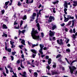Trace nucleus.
Instances as JSON below:
<instances>
[{
  "label": "nucleus",
  "instance_id": "f257e3e1",
  "mask_svg": "<svg viewBox=\"0 0 77 77\" xmlns=\"http://www.w3.org/2000/svg\"><path fill=\"white\" fill-rule=\"evenodd\" d=\"M38 33L37 31L35 30V29L33 28L31 33V36L34 39H36L38 41L39 40V36H36V34Z\"/></svg>",
  "mask_w": 77,
  "mask_h": 77
},
{
  "label": "nucleus",
  "instance_id": "f03ea898",
  "mask_svg": "<svg viewBox=\"0 0 77 77\" xmlns=\"http://www.w3.org/2000/svg\"><path fill=\"white\" fill-rule=\"evenodd\" d=\"M54 17L51 16L49 17V20H47L46 23H50V22H51L52 21H54Z\"/></svg>",
  "mask_w": 77,
  "mask_h": 77
},
{
  "label": "nucleus",
  "instance_id": "7ed1b4c3",
  "mask_svg": "<svg viewBox=\"0 0 77 77\" xmlns=\"http://www.w3.org/2000/svg\"><path fill=\"white\" fill-rule=\"evenodd\" d=\"M69 67L70 70V72L71 74L73 73L74 71L76 69V67L74 66H72V67L71 66H69Z\"/></svg>",
  "mask_w": 77,
  "mask_h": 77
},
{
  "label": "nucleus",
  "instance_id": "20e7f679",
  "mask_svg": "<svg viewBox=\"0 0 77 77\" xmlns=\"http://www.w3.org/2000/svg\"><path fill=\"white\" fill-rule=\"evenodd\" d=\"M57 43L58 44H59V45H63V40H62V39H60L59 40H57Z\"/></svg>",
  "mask_w": 77,
  "mask_h": 77
},
{
  "label": "nucleus",
  "instance_id": "39448f33",
  "mask_svg": "<svg viewBox=\"0 0 77 77\" xmlns=\"http://www.w3.org/2000/svg\"><path fill=\"white\" fill-rule=\"evenodd\" d=\"M49 32H50L49 33V35L51 37H53V36L54 35V34H55V32H51V31L50 30Z\"/></svg>",
  "mask_w": 77,
  "mask_h": 77
},
{
  "label": "nucleus",
  "instance_id": "423d86ee",
  "mask_svg": "<svg viewBox=\"0 0 77 77\" xmlns=\"http://www.w3.org/2000/svg\"><path fill=\"white\" fill-rule=\"evenodd\" d=\"M39 46L40 48V49L39 51V52H40V51H42V50H43V48H44V46L43 45L40 44Z\"/></svg>",
  "mask_w": 77,
  "mask_h": 77
},
{
  "label": "nucleus",
  "instance_id": "0eeeda50",
  "mask_svg": "<svg viewBox=\"0 0 77 77\" xmlns=\"http://www.w3.org/2000/svg\"><path fill=\"white\" fill-rule=\"evenodd\" d=\"M36 14L35 13H34L30 17V18L32 19V20H34L35 19V17H36Z\"/></svg>",
  "mask_w": 77,
  "mask_h": 77
},
{
  "label": "nucleus",
  "instance_id": "6e6552de",
  "mask_svg": "<svg viewBox=\"0 0 77 77\" xmlns=\"http://www.w3.org/2000/svg\"><path fill=\"white\" fill-rule=\"evenodd\" d=\"M52 75H54V74H57L58 73L56 71V70H53L51 72Z\"/></svg>",
  "mask_w": 77,
  "mask_h": 77
},
{
  "label": "nucleus",
  "instance_id": "1a4fd4ad",
  "mask_svg": "<svg viewBox=\"0 0 77 77\" xmlns=\"http://www.w3.org/2000/svg\"><path fill=\"white\" fill-rule=\"evenodd\" d=\"M10 44L12 46H11V48H13V47H15V45L13 44H14V42L13 41H10Z\"/></svg>",
  "mask_w": 77,
  "mask_h": 77
},
{
  "label": "nucleus",
  "instance_id": "9d476101",
  "mask_svg": "<svg viewBox=\"0 0 77 77\" xmlns=\"http://www.w3.org/2000/svg\"><path fill=\"white\" fill-rule=\"evenodd\" d=\"M64 8H68V3L66 1H65L64 4Z\"/></svg>",
  "mask_w": 77,
  "mask_h": 77
},
{
  "label": "nucleus",
  "instance_id": "9b49d317",
  "mask_svg": "<svg viewBox=\"0 0 77 77\" xmlns=\"http://www.w3.org/2000/svg\"><path fill=\"white\" fill-rule=\"evenodd\" d=\"M23 74H22V76L24 77H27V75H26V72H23Z\"/></svg>",
  "mask_w": 77,
  "mask_h": 77
},
{
  "label": "nucleus",
  "instance_id": "f8f14e48",
  "mask_svg": "<svg viewBox=\"0 0 77 77\" xmlns=\"http://www.w3.org/2000/svg\"><path fill=\"white\" fill-rule=\"evenodd\" d=\"M36 26L38 27V31H40V26L39 25V23H37L36 24Z\"/></svg>",
  "mask_w": 77,
  "mask_h": 77
},
{
  "label": "nucleus",
  "instance_id": "ddd939ff",
  "mask_svg": "<svg viewBox=\"0 0 77 77\" xmlns=\"http://www.w3.org/2000/svg\"><path fill=\"white\" fill-rule=\"evenodd\" d=\"M73 3H74L73 4V6H76V5L77 6V1H73Z\"/></svg>",
  "mask_w": 77,
  "mask_h": 77
},
{
  "label": "nucleus",
  "instance_id": "4468645a",
  "mask_svg": "<svg viewBox=\"0 0 77 77\" xmlns=\"http://www.w3.org/2000/svg\"><path fill=\"white\" fill-rule=\"evenodd\" d=\"M58 61L60 62V63H64V65H66V63H65L63 61H62V60L61 59H59L58 60Z\"/></svg>",
  "mask_w": 77,
  "mask_h": 77
},
{
  "label": "nucleus",
  "instance_id": "2eb2a0df",
  "mask_svg": "<svg viewBox=\"0 0 77 77\" xmlns=\"http://www.w3.org/2000/svg\"><path fill=\"white\" fill-rule=\"evenodd\" d=\"M39 53L41 54L42 57L43 58V57L45 56V55H43V52H42V51L39 52Z\"/></svg>",
  "mask_w": 77,
  "mask_h": 77
},
{
  "label": "nucleus",
  "instance_id": "dca6fc26",
  "mask_svg": "<svg viewBox=\"0 0 77 77\" xmlns=\"http://www.w3.org/2000/svg\"><path fill=\"white\" fill-rule=\"evenodd\" d=\"M31 51L33 53H35V54H36V51L35 49H32L31 50Z\"/></svg>",
  "mask_w": 77,
  "mask_h": 77
},
{
  "label": "nucleus",
  "instance_id": "f3484780",
  "mask_svg": "<svg viewBox=\"0 0 77 77\" xmlns=\"http://www.w3.org/2000/svg\"><path fill=\"white\" fill-rule=\"evenodd\" d=\"M3 29H8V27L6 26V25L5 24L3 25Z\"/></svg>",
  "mask_w": 77,
  "mask_h": 77
},
{
  "label": "nucleus",
  "instance_id": "a211bd4d",
  "mask_svg": "<svg viewBox=\"0 0 77 77\" xmlns=\"http://www.w3.org/2000/svg\"><path fill=\"white\" fill-rule=\"evenodd\" d=\"M10 72H13V74L14 75L15 77H17V74L14 73V71L13 70H11Z\"/></svg>",
  "mask_w": 77,
  "mask_h": 77
},
{
  "label": "nucleus",
  "instance_id": "6ab92c4d",
  "mask_svg": "<svg viewBox=\"0 0 77 77\" xmlns=\"http://www.w3.org/2000/svg\"><path fill=\"white\" fill-rule=\"evenodd\" d=\"M72 26H74V23H76V20H72Z\"/></svg>",
  "mask_w": 77,
  "mask_h": 77
},
{
  "label": "nucleus",
  "instance_id": "aec40b11",
  "mask_svg": "<svg viewBox=\"0 0 77 77\" xmlns=\"http://www.w3.org/2000/svg\"><path fill=\"white\" fill-rule=\"evenodd\" d=\"M51 59H48V64H49V65H50V63H51Z\"/></svg>",
  "mask_w": 77,
  "mask_h": 77
},
{
  "label": "nucleus",
  "instance_id": "412c9836",
  "mask_svg": "<svg viewBox=\"0 0 77 77\" xmlns=\"http://www.w3.org/2000/svg\"><path fill=\"white\" fill-rule=\"evenodd\" d=\"M5 36L6 38L8 36V35L6 34L5 33H4L3 35H2V36H3V37H4V36Z\"/></svg>",
  "mask_w": 77,
  "mask_h": 77
},
{
  "label": "nucleus",
  "instance_id": "4be33fe9",
  "mask_svg": "<svg viewBox=\"0 0 77 77\" xmlns=\"http://www.w3.org/2000/svg\"><path fill=\"white\" fill-rule=\"evenodd\" d=\"M47 68L48 69V71H47V69L46 70V72H48L49 71V69H50V66H47Z\"/></svg>",
  "mask_w": 77,
  "mask_h": 77
},
{
  "label": "nucleus",
  "instance_id": "5701e85b",
  "mask_svg": "<svg viewBox=\"0 0 77 77\" xmlns=\"http://www.w3.org/2000/svg\"><path fill=\"white\" fill-rule=\"evenodd\" d=\"M5 69L6 71V73L7 74H9V71L7 69V68H6V67H5Z\"/></svg>",
  "mask_w": 77,
  "mask_h": 77
},
{
  "label": "nucleus",
  "instance_id": "b1692460",
  "mask_svg": "<svg viewBox=\"0 0 77 77\" xmlns=\"http://www.w3.org/2000/svg\"><path fill=\"white\" fill-rule=\"evenodd\" d=\"M38 76V73L37 72L34 73V76H35V77H37Z\"/></svg>",
  "mask_w": 77,
  "mask_h": 77
},
{
  "label": "nucleus",
  "instance_id": "393cba45",
  "mask_svg": "<svg viewBox=\"0 0 77 77\" xmlns=\"http://www.w3.org/2000/svg\"><path fill=\"white\" fill-rule=\"evenodd\" d=\"M64 21L65 22H67L68 21V18H66L65 16H64Z\"/></svg>",
  "mask_w": 77,
  "mask_h": 77
},
{
  "label": "nucleus",
  "instance_id": "a878e982",
  "mask_svg": "<svg viewBox=\"0 0 77 77\" xmlns=\"http://www.w3.org/2000/svg\"><path fill=\"white\" fill-rule=\"evenodd\" d=\"M15 29H19V25L18 24H17L16 26L15 27Z\"/></svg>",
  "mask_w": 77,
  "mask_h": 77
},
{
  "label": "nucleus",
  "instance_id": "bb28decb",
  "mask_svg": "<svg viewBox=\"0 0 77 77\" xmlns=\"http://www.w3.org/2000/svg\"><path fill=\"white\" fill-rule=\"evenodd\" d=\"M77 32H76L75 33V35L73 34V35L72 38H75L76 37L75 36H77Z\"/></svg>",
  "mask_w": 77,
  "mask_h": 77
},
{
  "label": "nucleus",
  "instance_id": "cd10ccee",
  "mask_svg": "<svg viewBox=\"0 0 77 77\" xmlns=\"http://www.w3.org/2000/svg\"><path fill=\"white\" fill-rule=\"evenodd\" d=\"M21 42L22 44H23V45H25V41L24 40H22Z\"/></svg>",
  "mask_w": 77,
  "mask_h": 77
},
{
  "label": "nucleus",
  "instance_id": "c85d7f7f",
  "mask_svg": "<svg viewBox=\"0 0 77 77\" xmlns=\"http://www.w3.org/2000/svg\"><path fill=\"white\" fill-rule=\"evenodd\" d=\"M52 30H54L56 28V25H54L52 27Z\"/></svg>",
  "mask_w": 77,
  "mask_h": 77
},
{
  "label": "nucleus",
  "instance_id": "c756f323",
  "mask_svg": "<svg viewBox=\"0 0 77 77\" xmlns=\"http://www.w3.org/2000/svg\"><path fill=\"white\" fill-rule=\"evenodd\" d=\"M64 13L65 14H67V12H66V11H67V9L65 8L64 9Z\"/></svg>",
  "mask_w": 77,
  "mask_h": 77
},
{
  "label": "nucleus",
  "instance_id": "7c9ffc66",
  "mask_svg": "<svg viewBox=\"0 0 77 77\" xmlns=\"http://www.w3.org/2000/svg\"><path fill=\"white\" fill-rule=\"evenodd\" d=\"M26 19H27V16H26V15H25L23 18V20H26Z\"/></svg>",
  "mask_w": 77,
  "mask_h": 77
},
{
  "label": "nucleus",
  "instance_id": "2f4dec72",
  "mask_svg": "<svg viewBox=\"0 0 77 77\" xmlns=\"http://www.w3.org/2000/svg\"><path fill=\"white\" fill-rule=\"evenodd\" d=\"M71 18V19H72V20L74 19V17H68V20H69V19Z\"/></svg>",
  "mask_w": 77,
  "mask_h": 77
},
{
  "label": "nucleus",
  "instance_id": "473e14b6",
  "mask_svg": "<svg viewBox=\"0 0 77 77\" xmlns=\"http://www.w3.org/2000/svg\"><path fill=\"white\" fill-rule=\"evenodd\" d=\"M38 44H37L36 45H32V47H36V46H38Z\"/></svg>",
  "mask_w": 77,
  "mask_h": 77
},
{
  "label": "nucleus",
  "instance_id": "72a5a7b5",
  "mask_svg": "<svg viewBox=\"0 0 77 77\" xmlns=\"http://www.w3.org/2000/svg\"><path fill=\"white\" fill-rule=\"evenodd\" d=\"M21 57L23 59V60H25V58H24V54H23L21 55Z\"/></svg>",
  "mask_w": 77,
  "mask_h": 77
},
{
  "label": "nucleus",
  "instance_id": "f704fd0d",
  "mask_svg": "<svg viewBox=\"0 0 77 77\" xmlns=\"http://www.w3.org/2000/svg\"><path fill=\"white\" fill-rule=\"evenodd\" d=\"M61 56V55L60 54H58L57 56H56V58L57 59V58H58V57H60Z\"/></svg>",
  "mask_w": 77,
  "mask_h": 77
},
{
  "label": "nucleus",
  "instance_id": "c9c22d12",
  "mask_svg": "<svg viewBox=\"0 0 77 77\" xmlns=\"http://www.w3.org/2000/svg\"><path fill=\"white\" fill-rule=\"evenodd\" d=\"M59 2V1L57 0L56 1V2H53V4H54V5H55V4H56V3H58Z\"/></svg>",
  "mask_w": 77,
  "mask_h": 77
},
{
  "label": "nucleus",
  "instance_id": "e433bc0d",
  "mask_svg": "<svg viewBox=\"0 0 77 77\" xmlns=\"http://www.w3.org/2000/svg\"><path fill=\"white\" fill-rule=\"evenodd\" d=\"M8 51V52H9V53H11V48H8V50H7Z\"/></svg>",
  "mask_w": 77,
  "mask_h": 77
},
{
  "label": "nucleus",
  "instance_id": "4c0bfd02",
  "mask_svg": "<svg viewBox=\"0 0 77 77\" xmlns=\"http://www.w3.org/2000/svg\"><path fill=\"white\" fill-rule=\"evenodd\" d=\"M9 3V1H8V2H5V5H6L7 6V5H8V4Z\"/></svg>",
  "mask_w": 77,
  "mask_h": 77
},
{
  "label": "nucleus",
  "instance_id": "58836bf2",
  "mask_svg": "<svg viewBox=\"0 0 77 77\" xmlns=\"http://www.w3.org/2000/svg\"><path fill=\"white\" fill-rule=\"evenodd\" d=\"M21 67L22 68H24V66L22 65V63L21 62Z\"/></svg>",
  "mask_w": 77,
  "mask_h": 77
},
{
  "label": "nucleus",
  "instance_id": "ea45409f",
  "mask_svg": "<svg viewBox=\"0 0 77 77\" xmlns=\"http://www.w3.org/2000/svg\"><path fill=\"white\" fill-rule=\"evenodd\" d=\"M17 5L19 6H21V3L20 2H18V3Z\"/></svg>",
  "mask_w": 77,
  "mask_h": 77
},
{
  "label": "nucleus",
  "instance_id": "a19ab883",
  "mask_svg": "<svg viewBox=\"0 0 77 77\" xmlns=\"http://www.w3.org/2000/svg\"><path fill=\"white\" fill-rule=\"evenodd\" d=\"M33 3V0H31L29 2V3Z\"/></svg>",
  "mask_w": 77,
  "mask_h": 77
},
{
  "label": "nucleus",
  "instance_id": "79ce46f5",
  "mask_svg": "<svg viewBox=\"0 0 77 77\" xmlns=\"http://www.w3.org/2000/svg\"><path fill=\"white\" fill-rule=\"evenodd\" d=\"M8 6L6 5H4V8L5 9H7V8H8Z\"/></svg>",
  "mask_w": 77,
  "mask_h": 77
},
{
  "label": "nucleus",
  "instance_id": "37998d69",
  "mask_svg": "<svg viewBox=\"0 0 77 77\" xmlns=\"http://www.w3.org/2000/svg\"><path fill=\"white\" fill-rule=\"evenodd\" d=\"M19 48H20L21 49H22V47H23V45H21L19 46Z\"/></svg>",
  "mask_w": 77,
  "mask_h": 77
},
{
  "label": "nucleus",
  "instance_id": "c03bdc74",
  "mask_svg": "<svg viewBox=\"0 0 77 77\" xmlns=\"http://www.w3.org/2000/svg\"><path fill=\"white\" fill-rule=\"evenodd\" d=\"M53 68H56V63H54V64L53 66Z\"/></svg>",
  "mask_w": 77,
  "mask_h": 77
},
{
  "label": "nucleus",
  "instance_id": "a18cd8bd",
  "mask_svg": "<svg viewBox=\"0 0 77 77\" xmlns=\"http://www.w3.org/2000/svg\"><path fill=\"white\" fill-rule=\"evenodd\" d=\"M18 33H19V34H18L19 35H20V34H21V33H22V32L21 31H20V30H19Z\"/></svg>",
  "mask_w": 77,
  "mask_h": 77
},
{
  "label": "nucleus",
  "instance_id": "49530a36",
  "mask_svg": "<svg viewBox=\"0 0 77 77\" xmlns=\"http://www.w3.org/2000/svg\"><path fill=\"white\" fill-rule=\"evenodd\" d=\"M23 20H21L20 21V26H22V25L23 24Z\"/></svg>",
  "mask_w": 77,
  "mask_h": 77
},
{
  "label": "nucleus",
  "instance_id": "de8ad7c7",
  "mask_svg": "<svg viewBox=\"0 0 77 77\" xmlns=\"http://www.w3.org/2000/svg\"><path fill=\"white\" fill-rule=\"evenodd\" d=\"M77 62V60H74L72 62H71V64H72V63H74V62Z\"/></svg>",
  "mask_w": 77,
  "mask_h": 77
},
{
  "label": "nucleus",
  "instance_id": "09e8293b",
  "mask_svg": "<svg viewBox=\"0 0 77 77\" xmlns=\"http://www.w3.org/2000/svg\"><path fill=\"white\" fill-rule=\"evenodd\" d=\"M15 53H16V52H11V54L12 55H15Z\"/></svg>",
  "mask_w": 77,
  "mask_h": 77
},
{
  "label": "nucleus",
  "instance_id": "8fccbe9b",
  "mask_svg": "<svg viewBox=\"0 0 77 77\" xmlns=\"http://www.w3.org/2000/svg\"><path fill=\"white\" fill-rule=\"evenodd\" d=\"M26 32V30H23L22 31V33H23V34H24V32Z\"/></svg>",
  "mask_w": 77,
  "mask_h": 77
},
{
  "label": "nucleus",
  "instance_id": "3c124183",
  "mask_svg": "<svg viewBox=\"0 0 77 77\" xmlns=\"http://www.w3.org/2000/svg\"><path fill=\"white\" fill-rule=\"evenodd\" d=\"M10 57L11 59V60H14V57L12 56H11Z\"/></svg>",
  "mask_w": 77,
  "mask_h": 77
},
{
  "label": "nucleus",
  "instance_id": "603ef678",
  "mask_svg": "<svg viewBox=\"0 0 77 77\" xmlns=\"http://www.w3.org/2000/svg\"><path fill=\"white\" fill-rule=\"evenodd\" d=\"M41 36L42 38L44 37V33H43V32H42L41 33Z\"/></svg>",
  "mask_w": 77,
  "mask_h": 77
},
{
  "label": "nucleus",
  "instance_id": "864d4df0",
  "mask_svg": "<svg viewBox=\"0 0 77 77\" xmlns=\"http://www.w3.org/2000/svg\"><path fill=\"white\" fill-rule=\"evenodd\" d=\"M28 43L29 45H30V46H31V45H32V43H30L29 42H28Z\"/></svg>",
  "mask_w": 77,
  "mask_h": 77
},
{
  "label": "nucleus",
  "instance_id": "5fc2aeb1",
  "mask_svg": "<svg viewBox=\"0 0 77 77\" xmlns=\"http://www.w3.org/2000/svg\"><path fill=\"white\" fill-rule=\"evenodd\" d=\"M8 68H11V65L10 64H8V66H7Z\"/></svg>",
  "mask_w": 77,
  "mask_h": 77
},
{
  "label": "nucleus",
  "instance_id": "6e6d98bb",
  "mask_svg": "<svg viewBox=\"0 0 77 77\" xmlns=\"http://www.w3.org/2000/svg\"><path fill=\"white\" fill-rule=\"evenodd\" d=\"M35 56H36V54H32V57L33 58H35Z\"/></svg>",
  "mask_w": 77,
  "mask_h": 77
},
{
  "label": "nucleus",
  "instance_id": "4d7b16f0",
  "mask_svg": "<svg viewBox=\"0 0 77 77\" xmlns=\"http://www.w3.org/2000/svg\"><path fill=\"white\" fill-rule=\"evenodd\" d=\"M53 12H54V13H56V11H55V8H53Z\"/></svg>",
  "mask_w": 77,
  "mask_h": 77
},
{
  "label": "nucleus",
  "instance_id": "13d9d810",
  "mask_svg": "<svg viewBox=\"0 0 77 77\" xmlns=\"http://www.w3.org/2000/svg\"><path fill=\"white\" fill-rule=\"evenodd\" d=\"M42 10H43V9H42V10H40L39 11V15H41V11H42Z\"/></svg>",
  "mask_w": 77,
  "mask_h": 77
},
{
  "label": "nucleus",
  "instance_id": "bf43d9fd",
  "mask_svg": "<svg viewBox=\"0 0 77 77\" xmlns=\"http://www.w3.org/2000/svg\"><path fill=\"white\" fill-rule=\"evenodd\" d=\"M48 58H49V57L48 56H46V59H48Z\"/></svg>",
  "mask_w": 77,
  "mask_h": 77
},
{
  "label": "nucleus",
  "instance_id": "052dcab7",
  "mask_svg": "<svg viewBox=\"0 0 77 77\" xmlns=\"http://www.w3.org/2000/svg\"><path fill=\"white\" fill-rule=\"evenodd\" d=\"M2 14H4V13H5V10H2Z\"/></svg>",
  "mask_w": 77,
  "mask_h": 77
},
{
  "label": "nucleus",
  "instance_id": "680f3d73",
  "mask_svg": "<svg viewBox=\"0 0 77 77\" xmlns=\"http://www.w3.org/2000/svg\"><path fill=\"white\" fill-rule=\"evenodd\" d=\"M72 22H71V21H70L69 23H68V26L69 25H70V24H71V23Z\"/></svg>",
  "mask_w": 77,
  "mask_h": 77
},
{
  "label": "nucleus",
  "instance_id": "e2e57ef3",
  "mask_svg": "<svg viewBox=\"0 0 77 77\" xmlns=\"http://www.w3.org/2000/svg\"><path fill=\"white\" fill-rule=\"evenodd\" d=\"M3 75H4L5 77H6V73L4 72H3Z\"/></svg>",
  "mask_w": 77,
  "mask_h": 77
},
{
  "label": "nucleus",
  "instance_id": "0e129e2a",
  "mask_svg": "<svg viewBox=\"0 0 77 77\" xmlns=\"http://www.w3.org/2000/svg\"><path fill=\"white\" fill-rule=\"evenodd\" d=\"M61 26L62 27H63L65 26V23H63L62 24H61Z\"/></svg>",
  "mask_w": 77,
  "mask_h": 77
},
{
  "label": "nucleus",
  "instance_id": "69168bd1",
  "mask_svg": "<svg viewBox=\"0 0 77 77\" xmlns=\"http://www.w3.org/2000/svg\"><path fill=\"white\" fill-rule=\"evenodd\" d=\"M17 63H20V60H18L17 61Z\"/></svg>",
  "mask_w": 77,
  "mask_h": 77
},
{
  "label": "nucleus",
  "instance_id": "338daca9",
  "mask_svg": "<svg viewBox=\"0 0 77 77\" xmlns=\"http://www.w3.org/2000/svg\"><path fill=\"white\" fill-rule=\"evenodd\" d=\"M47 48H46L45 47H44V48H43V50H47Z\"/></svg>",
  "mask_w": 77,
  "mask_h": 77
},
{
  "label": "nucleus",
  "instance_id": "774afa93",
  "mask_svg": "<svg viewBox=\"0 0 77 77\" xmlns=\"http://www.w3.org/2000/svg\"><path fill=\"white\" fill-rule=\"evenodd\" d=\"M62 71H65V68L63 67L62 68Z\"/></svg>",
  "mask_w": 77,
  "mask_h": 77
}]
</instances>
